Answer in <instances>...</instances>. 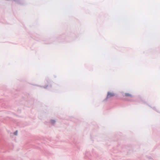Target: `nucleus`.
Returning a JSON list of instances; mask_svg holds the SVG:
<instances>
[{"mask_svg": "<svg viewBox=\"0 0 160 160\" xmlns=\"http://www.w3.org/2000/svg\"><path fill=\"white\" fill-rule=\"evenodd\" d=\"M125 96L127 97H132V95L131 94L129 93H125Z\"/></svg>", "mask_w": 160, "mask_h": 160, "instance_id": "obj_2", "label": "nucleus"}, {"mask_svg": "<svg viewBox=\"0 0 160 160\" xmlns=\"http://www.w3.org/2000/svg\"><path fill=\"white\" fill-rule=\"evenodd\" d=\"M114 96V94L112 92H108V93L107 98H110L111 97H113Z\"/></svg>", "mask_w": 160, "mask_h": 160, "instance_id": "obj_1", "label": "nucleus"}, {"mask_svg": "<svg viewBox=\"0 0 160 160\" xmlns=\"http://www.w3.org/2000/svg\"><path fill=\"white\" fill-rule=\"evenodd\" d=\"M18 131H16L14 132V134L15 135H17L18 134Z\"/></svg>", "mask_w": 160, "mask_h": 160, "instance_id": "obj_3", "label": "nucleus"}]
</instances>
